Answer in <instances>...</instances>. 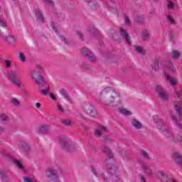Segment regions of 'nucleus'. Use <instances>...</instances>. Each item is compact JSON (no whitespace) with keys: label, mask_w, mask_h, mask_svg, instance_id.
Returning a JSON list of instances; mask_svg holds the SVG:
<instances>
[{"label":"nucleus","mask_w":182,"mask_h":182,"mask_svg":"<svg viewBox=\"0 0 182 182\" xmlns=\"http://www.w3.org/2000/svg\"><path fill=\"white\" fill-rule=\"evenodd\" d=\"M175 111L177 113L178 118L175 114H171V119L173 122L175 129L182 132V106L180 104H175Z\"/></svg>","instance_id":"f257e3e1"},{"label":"nucleus","mask_w":182,"mask_h":182,"mask_svg":"<svg viewBox=\"0 0 182 182\" xmlns=\"http://www.w3.org/2000/svg\"><path fill=\"white\" fill-rule=\"evenodd\" d=\"M110 163H112L111 160L107 159L105 161V164L107 168V173L110 175L112 181H119V180H120V176L116 174L117 166Z\"/></svg>","instance_id":"f03ea898"},{"label":"nucleus","mask_w":182,"mask_h":182,"mask_svg":"<svg viewBox=\"0 0 182 182\" xmlns=\"http://www.w3.org/2000/svg\"><path fill=\"white\" fill-rule=\"evenodd\" d=\"M112 90L110 87H107L104 90H102L100 94V100L105 106H107V105H110V103H113V101L114 100V98L112 97V99H107L105 100L106 97L109 96V93Z\"/></svg>","instance_id":"7ed1b4c3"},{"label":"nucleus","mask_w":182,"mask_h":182,"mask_svg":"<svg viewBox=\"0 0 182 182\" xmlns=\"http://www.w3.org/2000/svg\"><path fill=\"white\" fill-rule=\"evenodd\" d=\"M46 174L50 181H59V175L58 174V171H56L55 168H48Z\"/></svg>","instance_id":"20e7f679"},{"label":"nucleus","mask_w":182,"mask_h":182,"mask_svg":"<svg viewBox=\"0 0 182 182\" xmlns=\"http://www.w3.org/2000/svg\"><path fill=\"white\" fill-rule=\"evenodd\" d=\"M9 77L11 82L16 87H22V86H23V84L21 80V77H19L16 73H14V71L9 72Z\"/></svg>","instance_id":"39448f33"},{"label":"nucleus","mask_w":182,"mask_h":182,"mask_svg":"<svg viewBox=\"0 0 182 182\" xmlns=\"http://www.w3.org/2000/svg\"><path fill=\"white\" fill-rule=\"evenodd\" d=\"M31 77L39 86H45V85H46V81H45V80L42 77V75L38 73L36 70H32Z\"/></svg>","instance_id":"423d86ee"},{"label":"nucleus","mask_w":182,"mask_h":182,"mask_svg":"<svg viewBox=\"0 0 182 182\" xmlns=\"http://www.w3.org/2000/svg\"><path fill=\"white\" fill-rule=\"evenodd\" d=\"M162 133L163 135L168 139V140H171V141H182V134L181 135H178L176 138L168 129H164Z\"/></svg>","instance_id":"0eeeda50"},{"label":"nucleus","mask_w":182,"mask_h":182,"mask_svg":"<svg viewBox=\"0 0 182 182\" xmlns=\"http://www.w3.org/2000/svg\"><path fill=\"white\" fill-rule=\"evenodd\" d=\"M84 112L85 114L90 117H96V109L90 103L87 102L83 105Z\"/></svg>","instance_id":"6e6552de"},{"label":"nucleus","mask_w":182,"mask_h":182,"mask_svg":"<svg viewBox=\"0 0 182 182\" xmlns=\"http://www.w3.org/2000/svg\"><path fill=\"white\" fill-rule=\"evenodd\" d=\"M156 92L158 93L159 97L162 100H168V94L164 90V88L160 85H156Z\"/></svg>","instance_id":"1a4fd4ad"},{"label":"nucleus","mask_w":182,"mask_h":182,"mask_svg":"<svg viewBox=\"0 0 182 182\" xmlns=\"http://www.w3.org/2000/svg\"><path fill=\"white\" fill-rule=\"evenodd\" d=\"M60 143L63 149H66L68 151H73V146H69L68 142V137L64 135L60 136Z\"/></svg>","instance_id":"9d476101"},{"label":"nucleus","mask_w":182,"mask_h":182,"mask_svg":"<svg viewBox=\"0 0 182 182\" xmlns=\"http://www.w3.org/2000/svg\"><path fill=\"white\" fill-rule=\"evenodd\" d=\"M18 146L22 151L25 153H29L31 150V144L25 141H20L18 144Z\"/></svg>","instance_id":"9b49d317"},{"label":"nucleus","mask_w":182,"mask_h":182,"mask_svg":"<svg viewBox=\"0 0 182 182\" xmlns=\"http://www.w3.org/2000/svg\"><path fill=\"white\" fill-rule=\"evenodd\" d=\"M119 32L121 36L124 38L128 45H130V43H132V41L130 40V36H129V33H127L126 30H124V28H120Z\"/></svg>","instance_id":"f8f14e48"},{"label":"nucleus","mask_w":182,"mask_h":182,"mask_svg":"<svg viewBox=\"0 0 182 182\" xmlns=\"http://www.w3.org/2000/svg\"><path fill=\"white\" fill-rule=\"evenodd\" d=\"M165 77L166 80L172 86H176L177 85V78L175 77H171L168 73H165Z\"/></svg>","instance_id":"ddd939ff"},{"label":"nucleus","mask_w":182,"mask_h":182,"mask_svg":"<svg viewBox=\"0 0 182 182\" xmlns=\"http://www.w3.org/2000/svg\"><path fill=\"white\" fill-rule=\"evenodd\" d=\"M158 177L161 180V181L164 182H170V180H171L168 178V176H167V174H166V172L163 171H159L158 172Z\"/></svg>","instance_id":"4468645a"},{"label":"nucleus","mask_w":182,"mask_h":182,"mask_svg":"<svg viewBox=\"0 0 182 182\" xmlns=\"http://www.w3.org/2000/svg\"><path fill=\"white\" fill-rule=\"evenodd\" d=\"M39 132L43 134H48L50 132V127L46 124L41 125L38 128Z\"/></svg>","instance_id":"2eb2a0df"},{"label":"nucleus","mask_w":182,"mask_h":182,"mask_svg":"<svg viewBox=\"0 0 182 182\" xmlns=\"http://www.w3.org/2000/svg\"><path fill=\"white\" fill-rule=\"evenodd\" d=\"M142 168L144 170L146 174H147L148 176L153 175V168H151V166L146 164H142Z\"/></svg>","instance_id":"dca6fc26"},{"label":"nucleus","mask_w":182,"mask_h":182,"mask_svg":"<svg viewBox=\"0 0 182 182\" xmlns=\"http://www.w3.org/2000/svg\"><path fill=\"white\" fill-rule=\"evenodd\" d=\"M36 18L38 23H43V22L44 21L43 16L39 10H36Z\"/></svg>","instance_id":"f3484780"},{"label":"nucleus","mask_w":182,"mask_h":182,"mask_svg":"<svg viewBox=\"0 0 182 182\" xmlns=\"http://www.w3.org/2000/svg\"><path fill=\"white\" fill-rule=\"evenodd\" d=\"M0 178H1L2 181L8 182V176L6 175V171L5 168H1L0 170Z\"/></svg>","instance_id":"a211bd4d"},{"label":"nucleus","mask_w":182,"mask_h":182,"mask_svg":"<svg viewBox=\"0 0 182 182\" xmlns=\"http://www.w3.org/2000/svg\"><path fill=\"white\" fill-rule=\"evenodd\" d=\"M131 123H132V126L134 127H135V129H136L137 130H140V129H141V127H143V125L141 124V123H140V122H139L136 119L131 121Z\"/></svg>","instance_id":"6ab92c4d"},{"label":"nucleus","mask_w":182,"mask_h":182,"mask_svg":"<svg viewBox=\"0 0 182 182\" xmlns=\"http://www.w3.org/2000/svg\"><path fill=\"white\" fill-rule=\"evenodd\" d=\"M173 159H175V161H176V163H178V164H179V166H182L181 156H180L179 154L175 153L173 154Z\"/></svg>","instance_id":"aec40b11"},{"label":"nucleus","mask_w":182,"mask_h":182,"mask_svg":"<svg viewBox=\"0 0 182 182\" xmlns=\"http://www.w3.org/2000/svg\"><path fill=\"white\" fill-rule=\"evenodd\" d=\"M6 42H7L9 45H15L16 41H15V38H14V36L9 35V36H7L6 38Z\"/></svg>","instance_id":"412c9836"},{"label":"nucleus","mask_w":182,"mask_h":182,"mask_svg":"<svg viewBox=\"0 0 182 182\" xmlns=\"http://www.w3.org/2000/svg\"><path fill=\"white\" fill-rule=\"evenodd\" d=\"M134 49L137 52V53H140L141 55H146V50L144 48L140 46H134Z\"/></svg>","instance_id":"4be33fe9"},{"label":"nucleus","mask_w":182,"mask_h":182,"mask_svg":"<svg viewBox=\"0 0 182 182\" xmlns=\"http://www.w3.org/2000/svg\"><path fill=\"white\" fill-rule=\"evenodd\" d=\"M86 58L90 62H92V63H95V62L97 60V58H96V56H95V55L92 52Z\"/></svg>","instance_id":"5701e85b"},{"label":"nucleus","mask_w":182,"mask_h":182,"mask_svg":"<svg viewBox=\"0 0 182 182\" xmlns=\"http://www.w3.org/2000/svg\"><path fill=\"white\" fill-rule=\"evenodd\" d=\"M102 151L106 153L109 159H113V154L110 153V149H109V147L103 146Z\"/></svg>","instance_id":"b1692460"},{"label":"nucleus","mask_w":182,"mask_h":182,"mask_svg":"<svg viewBox=\"0 0 182 182\" xmlns=\"http://www.w3.org/2000/svg\"><path fill=\"white\" fill-rule=\"evenodd\" d=\"M91 53H92V51H90L87 48H82L81 49V53H82V56H85V58H87L89 55H90Z\"/></svg>","instance_id":"393cba45"},{"label":"nucleus","mask_w":182,"mask_h":182,"mask_svg":"<svg viewBox=\"0 0 182 182\" xmlns=\"http://www.w3.org/2000/svg\"><path fill=\"white\" fill-rule=\"evenodd\" d=\"M181 55V54L178 50H172V52L171 53V57L172 58V59H178Z\"/></svg>","instance_id":"a878e982"},{"label":"nucleus","mask_w":182,"mask_h":182,"mask_svg":"<svg viewBox=\"0 0 182 182\" xmlns=\"http://www.w3.org/2000/svg\"><path fill=\"white\" fill-rule=\"evenodd\" d=\"M60 94L62 95V96H63V97L65 99H66L67 100H70V97H69V94L68 93V91H66L65 90H61L60 91Z\"/></svg>","instance_id":"bb28decb"},{"label":"nucleus","mask_w":182,"mask_h":182,"mask_svg":"<svg viewBox=\"0 0 182 182\" xmlns=\"http://www.w3.org/2000/svg\"><path fill=\"white\" fill-rule=\"evenodd\" d=\"M166 66L167 69L171 70V72H176V68H174V64H173V63L167 62Z\"/></svg>","instance_id":"cd10ccee"},{"label":"nucleus","mask_w":182,"mask_h":182,"mask_svg":"<svg viewBox=\"0 0 182 182\" xmlns=\"http://www.w3.org/2000/svg\"><path fill=\"white\" fill-rule=\"evenodd\" d=\"M119 113L124 114V116H130L132 114V112H130V111L123 108L119 109Z\"/></svg>","instance_id":"c85d7f7f"},{"label":"nucleus","mask_w":182,"mask_h":182,"mask_svg":"<svg viewBox=\"0 0 182 182\" xmlns=\"http://www.w3.org/2000/svg\"><path fill=\"white\" fill-rule=\"evenodd\" d=\"M159 66H160V61L159 60H156L154 64L152 65V70H159Z\"/></svg>","instance_id":"c756f323"},{"label":"nucleus","mask_w":182,"mask_h":182,"mask_svg":"<svg viewBox=\"0 0 182 182\" xmlns=\"http://www.w3.org/2000/svg\"><path fill=\"white\" fill-rule=\"evenodd\" d=\"M166 21H168V22H170L171 23H172V25H176V23H177L176 22V20H174V19L171 17V16H170V15H167V16H166Z\"/></svg>","instance_id":"7c9ffc66"},{"label":"nucleus","mask_w":182,"mask_h":182,"mask_svg":"<svg viewBox=\"0 0 182 182\" xmlns=\"http://www.w3.org/2000/svg\"><path fill=\"white\" fill-rule=\"evenodd\" d=\"M142 38L143 39H150V33L149 32V31L145 30L142 33Z\"/></svg>","instance_id":"2f4dec72"},{"label":"nucleus","mask_w":182,"mask_h":182,"mask_svg":"<svg viewBox=\"0 0 182 182\" xmlns=\"http://www.w3.org/2000/svg\"><path fill=\"white\" fill-rule=\"evenodd\" d=\"M0 119H1V122H4V123L6 122H9V118L5 114H1Z\"/></svg>","instance_id":"473e14b6"},{"label":"nucleus","mask_w":182,"mask_h":182,"mask_svg":"<svg viewBox=\"0 0 182 182\" xmlns=\"http://www.w3.org/2000/svg\"><path fill=\"white\" fill-rule=\"evenodd\" d=\"M49 92H50V87H48L47 89H46V90H40V92L42 93L43 95V96H46V95H48V93H49Z\"/></svg>","instance_id":"72a5a7b5"},{"label":"nucleus","mask_w":182,"mask_h":182,"mask_svg":"<svg viewBox=\"0 0 182 182\" xmlns=\"http://www.w3.org/2000/svg\"><path fill=\"white\" fill-rule=\"evenodd\" d=\"M135 22H136V23H143V22H144V18L138 16L135 18Z\"/></svg>","instance_id":"f704fd0d"},{"label":"nucleus","mask_w":182,"mask_h":182,"mask_svg":"<svg viewBox=\"0 0 182 182\" xmlns=\"http://www.w3.org/2000/svg\"><path fill=\"white\" fill-rule=\"evenodd\" d=\"M14 163H15L16 166H17V167H18V168H20V170H23V166L22 165L21 161L16 160Z\"/></svg>","instance_id":"c9c22d12"},{"label":"nucleus","mask_w":182,"mask_h":182,"mask_svg":"<svg viewBox=\"0 0 182 182\" xmlns=\"http://www.w3.org/2000/svg\"><path fill=\"white\" fill-rule=\"evenodd\" d=\"M0 26L2 28H6V22L2 20V16L0 14Z\"/></svg>","instance_id":"e433bc0d"},{"label":"nucleus","mask_w":182,"mask_h":182,"mask_svg":"<svg viewBox=\"0 0 182 182\" xmlns=\"http://www.w3.org/2000/svg\"><path fill=\"white\" fill-rule=\"evenodd\" d=\"M50 28H52L53 31H54V32H55V33H59L58 27H56V25L55 24V23H51Z\"/></svg>","instance_id":"4c0bfd02"},{"label":"nucleus","mask_w":182,"mask_h":182,"mask_svg":"<svg viewBox=\"0 0 182 182\" xmlns=\"http://www.w3.org/2000/svg\"><path fill=\"white\" fill-rule=\"evenodd\" d=\"M168 2V9H173L174 8V3L170 0H166Z\"/></svg>","instance_id":"58836bf2"},{"label":"nucleus","mask_w":182,"mask_h":182,"mask_svg":"<svg viewBox=\"0 0 182 182\" xmlns=\"http://www.w3.org/2000/svg\"><path fill=\"white\" fill-rule=\"evenodd\" d=\"M62 123L65 125V126H70L72 124V121L68 120V119H63L62 121Z\"/></svg>","instance_id":"ea45409f"},{"label":"nucleus","mask_w":182,"mask_h":182,"mask_svg":"<svg viewBox=\"0 0 182 182\" xmlns=\"http://www.w3.org/2000/svg\"><path fill=\"white\" fill-rule=\"evenodd\" d=\"M11 103H13V105H14V106H19V105H20L19 100H18V99H16V98H12Z\"/></svg>","instance_id":"a19ab883"},{"label":"nucleus","mask_w":182,"mask_h":182,"mask_svg":"<svg viewBox=\"0 0 182 182\" xmlns=\"http://www.w3.org/2000/svg\"><path fill=\"white\" fill-rule=\"evenodd\" d=\"M88 31H89L90 33H91V35H95V33H97V30H96V28H95L93 27H90L88 28Z\"/></svg>","instance_id":"79ce46f5"},{"label":"nucleus","mask_w":182,"mask_h":182,"mask_svg":"<svg viewBox=\"0 0 182 182\" xmlns=\"http://www.w3.org/2000/svg\"><path fill=\"white\" fill-rule=\"evenodd\" d=\"M19 59H20L21 62H25V60H26L25 54H23V53H19Z\"/></svg>","instance_id":"37998d69"},{"label":"nucleus","mask_w":182,"mask_h":182,"mask_svg":"<svg viewBox=\"0 0 182 182\" xmlns=\"http://www.w3.org/2000/svg\"><path fill=\"white\" fill-rule=\"evenodd\" d=\"M23 181L24 182H36V181L28 177V176H25L23 178Z\"/></svg>","instance_id":"c03bdc74"},{"label":"nucleus","mask_w":182,"mask_h":182,"mask_svg":"<svg viewBox=\"0 0 182 182\" xmlns=\"http://www.w3.org/2000/svg\"><path fill=\"white\" fill-rule=\"evenodd\" d=\"M153 119H154V122H155V123H159H159H161V124H163V121L159 120V116L154 115L153 117Z\"/></svg>","instance_id":"a18cd8bd"},{"label":"nucleus","mask_w":182,"mask_h":182,"mask_svg":"<svg viewBox=\"0 0 182 182\" xmlns=\"http://www.w3.org/2000/svg\"><path fill=\"white\" fill-rule=\"evenodd\" d=\"M77 36L79 37L80 39H81V41H84L83 40V33H82V31H77Z\"/></svg>","instance_id":"49530a36"},{"label":"nucleus","mask_w":182,"mask_h":182,"mask_svg":"<svg viewBox=\"0 0 182 182\" xmlns=\"http://www.w3.org/2000/svg\"><path fill=\"white\" fill-rule=\"evenodd\" d=\"M141 156H144V159H149L150 157L146 151H141Z\"/></svg>","instance_id":"de8ad7c7"},{"label":"nucleus","mask_w":182,"mask_h":182,"mask_svg":"<svg viewBox=\"0 0 182 182\" xmlns=\"http://www.w3.org/2000/svg\"><path fill=\"white\" fill-rule=\"evenodd\" d=\"M124 21L125 22V25H130V19H129V17H127V16H124Z\"/></svg>","instance_id":"09e8293b"},{"label":"nucleus","mask_w":182,"mask_h":182,"mask_svg":"<svg viewBox=\"0 0 182 182\" xmlns=\"http://www.w3.org/2000/svg\"><path fill=\"white\" fill-rule=\"evenodd\" d=\"M1 154L3 156H5V157H9V153H8V151H6L5 149L1 150Z\"/></svg>","instance_id":"8fccbe9b"},{"label":"nucleus","mask_w":182,"mask_h":182,"mask_svg":"<svg viewBox=\"0 0 182 182\" xmlns=\"http://www.w3.org/2000/svg\"><path fill=\"white\" fill-rule=\"evenodd\" d=\"M98 127L100 129V130H102V132H107V127L100 125Z\"/></svg>","instance_id":"3c124183"},{"label":"nucleus","mask_w":182,"mask_h":182,"mask_svg":"<svg viewBox=\"0 0 182 182\" xmlns=\"http://www.w3.org/2000/svg\"><path fill=\"white\" fill-rule=\"evenodd\" d=\"M60 39L62 42H65V43H68V39L66 38H65V36H60Z\"/></svg>","instance_id":"603ef678"},{"label":"nucleus","mask_w":182,"mask_h":182,"mask_svg":"<svg viewBox=\"0 0 182 182\" xmlns=\"http://www.w3.org/2000/svg\"><path fill=\"white\" fill-rule=\"evenodd\" d=\"M45 2H46L50 6H53V1H52V0H45Z\"/></svg>","instance_id":"864d4df0"},{"label":"nucleus","mask_w":182,"mask_h":182,"mask_svg":"<svg viewBox=\"0 0 182 182\" xmlns=\"http://www.w3.org/2000/svg\"><path fill=\"white\" fill-rule=\"evenodd\" d=\"M95 136H102V132H100L99 129L95 130Z\"/></svg>","instance_id":"5fc2aeb1"},{"label":"nucleus","mask_w":182,"mask_h":182,"mask_svg":"<svg viewBox=\"0 0 182 182\" xmlns=\"http://www.w3.org/2000/svg\"><path fill=\"white\" fill-rule=\"evenodd\" d=\"M97 4H94L91 6V9H92V11H96V9H97Z\"/></svg>","instance_id":"6e6d98bb"},{"label":"nucleus","mask_w":182,"mask_h":182,"mask_svg":"<svg viewBox=\"0 0 182 182\" xmlns=\"http://www.w3.org/2000/svg\"><path fill=\"white\" fill-rule=\"evenodd\" d=\"M6 68H11V62L8 60H6L5 61Z\"/></svg>","instance_id":"4d7b16f0"},{"label":"nucleus","mask_w":182,"mask_h":182,"mask_svg":"<svg viewBox=\"0 0 182 182\" xmlns=\"http://www.w3.org/2000/svg\"><path fill=\"white\" fill-rule=\"evenodd\" d=\"M58 109L60 110V112H61L62 113H65V110L63 109V108H62V107L60 106V105H58L57 106Z\"/></svg>","instance_id":"13d9d810"},{"label":"nucleus","mask_w":182,"mask_h":182,"mask_svg":"<svg viewBox=\"0 0 182 182\" xmlns=\"http://www.w3.org/2000/svg\"><path fill=\"white\" fill-rule=\"evenodd\" d=\"M168 36L171 38V39H174V33H173V31H169Z\"/></svg>","instance_id":"bf43d9fd"},{"label":"nucleus","mask_w":182,"mask_h":182,"mask_svg":"<svg viewBox=\"0 0 182 182\" xmlns=\"http://www.w3.org/2000/svg\"><path fill=\"white\" fill-rule=\"evenodd\" d=\"M50 97L53 100H56V97H55V95L53 93H50Z\"/></svg>","instance_id":"052dcab7"},{"label":"nucleus","mask_w":182,"mask_h":182,"mask_svg":"<svg viewBox=\"0 0 182 182\" xmlns=\"http://www.w3.org/2000/svg\"><path fill=\"white\" fill-rule=\"evenodd\" d=\"M5 128L0 126V134L5 133Z\"/></svg>","instance_id":"680f3d73"},{"label":"nucleus","mask_w":182,"mask_h":182,"mask_svg":"<svg viewBox=\"0 0 182 182\" xmlns=\"http://www.w3.org/2000/svg\"><path fill=\"white\" fill-rule=\"evenodd\" d=\"M36 69H38V70H42V66L37 65H36Z\"/></svg>","instance_id":"e2e57ef3"},{"label":"nucleus","mask_w":182,"mask_h":182,"mask_svg":"<svg viewBox=\"0 0 182 182\" xmlns=\"http://www.w3.org/2000/svg\"><path fill=\"white\" fill-rule=\"evenodd\" d=\"M101 176H102V178H104V181H105V182H107V179L105 178V173H101Z\"/></svg>","instance_id":"0e129e2a"},{"label":"nucleus","mask_w":182,"mask_h":182,"mask_svg":"<svg viewBox=\"0 0 182 182\" xmlns=\"http://www.w3.org/2000/svg\"><path fill=\"white\" fill-rule=\"evenodd\" d=\"M36 107H37V109H39V108L41 107V103L37 102V103L36 104Z\"/></svg>","instance_id":"69168bd1"},{"label":"nucleus","mask_w":182,"mask_h":182,"mask_svg":"<svg viewBox=\"0 0 182 182\" xmlns=\"http://www.w3.org/2000/svg\"><path fill=\"white\" fill-rule=\"evenodd\" d=\"M103 141H106L107 140V136H102Z\"/></svg>","instance_id":"338daca9"},{"label":"nucleus","mask_w":182,"mask_h":182,"mask_svg":"<svg viewBox=\"0 0 182 182\" xmlns=\"http://www.w3.org/2000/svg\"><path fill=\"white\" fill-rule=\"evenodd\" d=\"M82 128H83L85 130H86V129H87V127H86L85 125H83V126H82Z\"/></svg>","instance_id":"774afa93"}]
</instances>
